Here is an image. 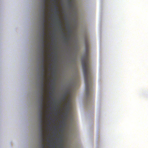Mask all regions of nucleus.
<instances>
[{"label":"nucleus","mask_w":148,"mask_h":148,"mask_svg":"<svg viewBox=\"0 0 148 148\" xmlns=\"http://www.w3.org/2000/svg\"><path fill=\"white\" fill-rule=\"evenodd\" d=\"M49 94H50L51 95H52V92H49Z\"/></svg>","instance_id":"obj_14"},{"label":"nucleus","mask_w":148,"mask_h":148,"mask_svg":"<svg viewBox=\"0 0 148 148\" xmlns=\"http://www.w3.org/2000/svg\"><path fill=\"white\" fill-rule=\"evenodd\" d=\"M48 141L49 142H51V141L50 140H48Z\"/></svg>","instance_id":"obj_18"},{"label":"nucleus","mask_w":148,"mask_h":148,"mask_svg":"<svg viewBox=\"0 0 148 148\" xmlns=\"http://www.w3.org/2000/svg\"><path fill=\"white\" fill-rule=\"evenodd\" d=\"M45 89L44 88V84L43 82L42 83V86L41 88V104L40 108L41 110L40 111V113L39 114V119L40 120V124L44 123L45 121L43 119V110L44 108V102L45 101L44 93Z\"/></svg>","instance_id":"obj_3"},{"label":"nucleus","mask_w":148,"mask_h":148,"mask_svg":"<svg viewBox=\"0 0 148 148\" xmlns=\"http://www.w3.org/2000/svg\"><path fill=\"white\" fill-rule=\"evenodd\" d=\"M49 121V125H50V124H51L50 121H49H49Z\"/></svg>","instance_id":"obj_15"},{"label":"nucleus","mask_w":148,"mask_h":148,"mask_svg":"<svg viewBox=\"0 0 148 148\" xmlns=\"http://www.w3.org/2000/svg\"><path fill=\"white\" fill-rule=\"evenodd\" d=\"M47 0H43L42 1L43 3V11H46V3L47 2ZM51 1H53L55 3V4L54 5V7L55 9L56 10V11L55 12L57 14H58L60 12L58 10V6L56 5V4L57 3V0H51Z\"/></svg>","instance_id":"obj_6"},{"label":"nucleus","mask_w":148,"mask_h":148,"mask_svg":"<svg viewBox=\"0 0 148 148\" xmlns=\"http://www.w3.org/2000/svg\"><path fill=\"white\" fill-rule=\"evenodd\" d=\"M46 11H43V23H42V27H43L44 25V27H45V23L47 22V20L45 18V16H46Z\"/></svg>","instance_id":"obj_8"},{"label":"nucleus","mask_w":148,"mask_h":148,"mask_svg":"<svg viewBox=\"0 0 148 148\" xmlns=\"http://www.w3.org/2000/svg\"><path fill=\"white\" fill-rule=\"evenodd\" d=\"M69 3H70V4H71V1H70V0H69Z\"/></svg>","instance_id":"obj_13"},{"label":"nucleus","mask_w":148,"mask_h":148,"mask_svg":"<svg viewBox=\"0 0 148 148\" xmlns=\"http://www.w3.org/2000/svg\"><path fill=\"white\" fill-rule=\"evenodd\" d=\"M44 123L40 124V131L41 132L40 136L41 137V140L42 143L41 146L42 148H45L44 143L45 141V134L44 133V131L43 129V125Z\"/></svg>","instance_id":"obj_5"},{"label":"nucleus","mask_w":148,"mask_h":148,"mask_svg":"<svg viewBox=\"0 0 148 148\" xmlns=\"http://www.w3.org/2000/svg\"><path fill=\"white\" fill-rule=\"evenodd\" d=\"M49 115H48V116H46V117L47 118H48L49 117Z\"/></svg>","instance_id":"obj_16"},{"label":"nucleus","mask_w":148,"mask_h":148,"mask_svg":"<svg viewBox=\"0 0 148 148\" xmlns=\"http://www.w3.org/2000/svg\"><path fill=\"white\" fill-rule=\"evenodd\" d=\"M86 46V53L83 56L82 60V64L84 74H87L86 72L90 66L89 61V47L88 45L87 44Z\"/></svg>","instance_id":"obj_2"},{"label":"nucleus","mask_w":148,"mask_h":148,"mask_svg":"<svg viewBox=\"0 0 148 148\" xmlns=\"http://www.w3.org/2000/svg\"><path fill=\"white\" fill-rule=\"evenodd\" d=\"M86 95L87 97L90 96L92 85V79L90 75H84Z\"/></svg>","instance_id":"obj_1"},{"label":"nucleus","mask_w":148,"mask_h":148,"mask_svg":"<svg viewBox=\"0 0 148 148\" xmlns=\"http://www.w3.org/2000/svg\"><path fill=\"white\" fill-rule=\"evenodd\" d=\"M67 92L66 93H65L64 95V96H63V99L64 100H65L66 99V97L67 96Z\"/></svg>","instance_id":"obj_10"},{"label":"nucleus","mask_w":148,"mask_h":148,"mask_svg":"<svg viewBox=\"0 0 148 148\" xmlns=\"http://www.w3.org/2000/svg\"><path fill=\"white\" fill-rule=\"evenodd\" d=\"M42 47L43 48H45V47H47V45H46L45 43L47 42V40L45 39V36L46 34L45 32L46 29L44 25L43 27H42Z\"/></svg>","instance_id":"obj_7"},{"label":"nucleus","mask_w":148,"mask_h":148,"mask_svg":"<svg viewBox=\"0 0 148 148\" xmlns=\"http://www.w3.org/2000/svg\"><path fill=\"white\" fill-rule=\"evenodd\" d=\"M59 139H60V142H62V141H63V140H62V138H60Z\"/></svg>","instance_id":"obj_12"},{"label":"nucleus","mask_w":148,"mask_h":148,"mask_svg":"<svg viewBox=\"0 0 148 148\" xmlns=\"http://www.w3.org/2000/svg\"><path fill=\"white\" fill-rule=\"evenodd\" d=\"M46 51L45 48H43L42 47V60L41 62L42 64L41 67L42 69V73L41 74H49V73H44V72L46 71L47 67H48L49 69H51L52 66V64L51 63H49L48 65L47 64H45V62L47 61V60L45 59V53Z\"/></svg>","instance_id":"obj_4"},{"label":"nucleus","mask_w":148,"mask_h":148,"mask_svg":"<svg viewBox=\"0 0 148 148\" xmlns=\"http://www.w3.org/2000/svg\"><path fill=\"white\" fill-rule=\"evenodd\" d=\"M55 147L54 146H53L52 147V148H55Z\"/></svg>","instance_id":"obj_17"},{"label":"nucleus","mask_w":148,"mask_h":148,"mask_svg":"<svg viewBox=\"0 0 148 148\" xmlns=\"http://www.w3.org/2000/svg\"><path fill=\"white\" fill-rule=\"evenodd\" d=\"M57 19L58 20V23L59 24V26L60 28L61 29H63L62 28V22L60 20V19L59 18V16H58Z\"/></svg>","instance_id":"obj_9"},{"label":"nucleus","mask_w":148,"mask_h":148,"mask_svg":"<svg viewBox=\"0 0 148 148\" xmlns=\"http://www.w3.org/2000/svg\"><path fill=\"white\" fill-rule=\"evenodd\" d=\"M64 37V39H65V40H69V38H67L65 37Z\"/></svg>","instance_id":"obj_11"}]
</instances>
